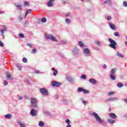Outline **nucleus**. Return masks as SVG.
Segmentation results:
<instances>
[{"label":"nucleus","instance_id":"a878e982","mask_svg":"<svg viewBox=\"0 0 127 127\" xmlns=\"http://www.w3.org/2000/svg\"><path fill=\"white\" fill-rule=\"evenodd\" d=\"M39 127H43L44 126V123H43V122L42 121H40L39 122Z\"/></svg>","mask_w":127,"mask_h":127},{"label":"nucleus","instance_id":"a18cd8bd","mask_svg":"<svg viewBox=\"0 0 127 127\" xmlns=\"http://www.w3.org/2000/svg\"><path fill=\"white\" fill-rule=\"evenodd\" d=\"M35 74H40V71L38 70H35Z\"/></svg>","mask_w":127,"mask_h":127},{"label":"nucleus","instance_id":"09e8293b","mask_svg":"<svg viewBox=\"0 0 127 127\" xmlns=\"http://www.w3.org/2000/svg\"><path fill=\"white\" fill-rule=\"evenodd\" d=\"M111 19H112V16H108L107 17V20H111Z\"/></svg>","mask_w":127,"mask_h":127},{"label":"nucleus","instance_id":"7c9ffc66","mask_svg":"<svg viewBox=\"0 0 127 127\" xmlns=\"http://www.w3.org/2000/svg\"><path fill=\"white\" fill-rule=\"evenodd\" d=\"M47 21V20L46 19V18H45V17H43L42 18V20H41V21H42V22H46V21Z\"/></svg>","mask_w":127,"mask_h":127},{"label":"nucleus","instance_id":"79ce46f5","mask_svg":"<svg viewBox=\"0 0 127 127\" xmlns=\"http://www.w3.org/2000/svg\"><path fill=\"white\" fill-rule=\"evenodd\" d=\"M95 43L96 44H97V45H101V42H100L99 41H96Z\"/></svg>","mask_w":127,"mask_h":127},{"label":"nucleus","instance_id":"7ed1b4c3","mask_svg":"<svg viewBox=\"0 0 127 127\" xmlns=\"http://www.w3.org/2000/svg\"><path fill=\"white\" fill-rule=\"evenodd\" d=\"M117 71V68H113L111 70V73L110 74V77L113 81L116 80V72Z\"/></svg>","mask_w":127,"mask_h":127},{"label":"nucleus","instance_id":"20e7f679","mask_svg":"<svg viewBox=\"0 0 127 127\" xmlns=\"http://www.w3.org/2000/svg\"><path fill=\"white\" fill-rule=\"evenodd\" d=\"M45 38L46 39H50V40H51V41H54L55 42H58L57 39H56V38L53 35L51 34L46 35Z\"/></svg>","mask_w":127,"mask_h":127},{"label":"nucleus","instance_id":"f704fd0d","mask_svg":"<svg viewBox=\"0 0 127 127\" xmlns=\"http://www.w3.org/2000/svg\"><path fill=\"white\" fill-rule=\"evenodd\" d=\"M123 5L125 7H127V2L126 1H124V2H123Z\"/></svg>","mask_w":127,"mask_h":127},{"label":"nucleus","instance_id":"bf43d9fd","mask_svg":"<svg viewBox=\"0 0 127 127\" xmlns=\"http://www.w3.org/2000/svg\"><path fill=\"white\" fill-rule=\"evenodd\" d=\"M125 44H126V46H127V42H125Z\"/></svg>","mask_w":127,"mask_h":127},{"label":"nucleus","instance_id":"6e6d98bb","mask_svg":"<svg viewBox=\"0 0 127 127\" xmlns=\"http://www.w3.org/2000/svg\"><path fill=\"white\" fill-rule=\"evenodd\" d=\"M28 24V21H26L25 22V24Z\"/></svg>","mask_w":127,"mask_h":127},{"label":"nucleus","instance_id":"ea45409f","mask_svg":"<svg viewBox=\"0 0 127 127\" xmlns=\"http://www.w3.org/2000/svg\"><path fill=\"white\" fill-rule=\"evenodd\" d=\"M86 76L84 74H82L81 76V79H83L84 80L86 79Z\"/></svg>","mask_w":127,"mask_h":127},{"label":"nucleus","instance_id":"b1692460","mask_svg":"<svg viewBox=\"0 0 127 127\" xmlns=\"http://www.w3.org/2000/svg\"><path fill=\"white\" fill-rule=\"evenodd\" d=\"M108 122L109 124H115V123L116 122L115 120H113L112 119H108Z\"/></svg>","mask_w":127,"mask_h":127},{"label":"nucleus","instance_id":"4c0bfd02","mask_svg":"<svg viewBox=\"0 0 127 127\" xmlns=\"http://www.w3.org/2000/svg\"><path fill=\"white\" fill-rule=\"evenodd\" d=\"M114 35L115 36H118V37H120V34H119V32H115Z\"/></svg>","mask_w":127,"mask_h":127},{"label":"nucleus","instance_id":"f8f14e48","mask_svg":"<svg viewBox=\"0 0 127 127\" xmlns=\"http://www.w3.org/2000/svg\"><path fill=\"white\" fill-rule=\"evenodd\" d=\"M118 100V98L117 97H113V98H110L106 99V102H114L115 101H117Z\"/></svg>","mask_w":127,"mask_h":127},{"label":"nucleus","instance_id":"cd10ccee","mask_svg":"<svg viewBox=\"0 0 127 127\" xmlns=\"http://www.w3.org/2000/svg\"><path fill=\"white\" fill-rule=\"evenodd\" d=\"M78 45L80 46V47H84V44L82 42H78Z\"/></svg>","mask_w":127,"mask_h":127},{"label":"nucleus","instance_id":"f03ea898","mask_svg":"<svg viewBox=\"0 0 127 127\" xmlns=\"http://www.w3.org/2000/svg\"><path fill=\"white\" fill-rule=\"evenodd\" d=\"M109 42H110V44L109 45L110 47H111V48H113V49H117V48L116 46H117V42L115 41V40L109 38L108 39Z\"/></svg>","mask_w":127,"mask_h":127},{"label":"nucleus","instance_id":"9d476101","mask_svg":"<svg viewBox=\"0 0 127 127\" xmlns=\"http://www.w3.org/2000/svg\"><path fill=\"white\" fill-rule=\"evenodd\" d=\"M83 53L85 56H90V50L88 48L84 49L83 50Z\"/></svg>","mask_w":127,"mask_h":127},{"label":"nucleus","instance_id":"37998d69","mask_svg":"<svg viewBox=\"0 0 127 127\" xmlns=\"http://www.w3.org/2000/svg\"><path fill=\"white\" fill-rule=\"evenodd\" d=\"M8 84V82L6 80L4 81V85L6 86Z\"/></svg>","mask_w":127,"mask_h":127},{"label":"nucleus","instance_id":"72a5a7b5","mask_svg":"<svg viewBox=\"0 0 127 127\" xmlns=\"http://www.w3.org/2000/svg\"><path fill=\"white\" fill-rule=\"evenodd\" d=\"M17 67L19 70H21V69H22V67H21L20 64H17Z\"/></svg>","mask_w":127,"mask_h":127},{"label":"nucleus","instance_id":"39448f33","mask_svg":"<svg viewBox=\"0 0 127 127\" xmlns=\"http://www.w3.org/2000/svg\"><path fill=\"white\" fill-rule=\"evenodd\" d=\"M31 104L33 108H37V99L36 98H31Z\"/></svg>","mask_w":127,"mask_h":127},{"label":"nucleus","instance_id":"8fccbe9b","mask_svg":"<svg viewBox=\"0 0 127 127\" xmlns=\"http://www.w3.org/2000/svg\"><path fill=\"white\" fill-rule=\"evenodd\" d=\"M103 68V69H106L107 68V65L104 64Z\"/></svg>","mask_w":127,"mask_h":127},{"label":"nucleus","instance_id":"4d7b16f0","mask_svg":"<svg viewBox=\"0 0 127 127\" xmlns=\"http://www.w3.org/2000/svg\"><path fill=\"white\" fill-rule=\"evenodd\" d=\"M44 114H45V115H48V112H44Z\"/></svg>","mask_w":127,"mask_h":127},{"label":"nucleus","instance_id":"c03bdc74","mask_svg":"<svg viewBox=\"0 0 127 127\" xmlns=\"http://www.w3.org/2000/svg\"><path fill=\"white\" fill-rule=\"evenodd\" d=\"M36 52H37V51H36V49H33L32 51V53H33V54H34V53H36Z\"/></svg>","mask_w":127,"mask_h":127},{"label":"nucleus","instance_id":"473e14b6","mask_svg":"<svg viewBox=\"0 0 127 127\" xmlns=\"http://www.w3.org/2000/svg\"><path fill=\"white\" fill-rule=\"evenodd\" d=\"M109 96H113V95H115V92H110L108 93Z\"/></svg>","mask_w":127,"mask_h":127},{"label":"nucleus","instance_id":"680f3d73","mask_svg":"<svg viewBox=\"0 0 127 127\" xmlns=\"http://www.w3.org/2000/svg\"><path fill=\"white\" fill-rule=\"evenodd\" d=\"M64 43H66V41H63Z\"/></svg>","mask_w":127,"mask_h":127},{"label":"nucleus","instance_id":"6e6552de","mask_svg":"<svg viewBox=\"0 0 127 127\" xmlns=\"http://www.w3.org/2000/svg\"><path fill=\"white\" fill-rule=\"evenodd\" d=\"M66 79L68 82H71V83H74V82H75V79L73 78L71 75H66Z\"/></svg>","mask_w":127,"mask_h":127},{"label":"nucleus","instance_id":"f257e3e1","mask_svg":"<svg viewBox=\"0 0 127 127\" xmlns=\"http://www.w3.org/2000/svg\"><path fill=\"white\" fill-rule=\"evenodd\" d=\"M92 116L94 117L96 122H98V123H99V124H102L103 123V120H102L101 117H100L99 115L96 113V112H93L92 114Z\"/></svg>","mask_w":127,"mask_h":127},{"label":"nucleus","instance_id":"49530a36","mask_svg":"<svg viewBox=\"0 0 127 127\" xmlns=\"http://www.w3.org/2000/svg\"><path fill=\"white\" fill-rule=\"evenodd\" d=\"M65 123H66V124H70V120H69V119H66V120H65Z\"/></svg>","mask_w":127,"mask_h":127},{"label":"nucleus","instance_id":"a211bd4d","mask_svg":"<svg viewBox=\"0 0 127 127\" xmlns=\"http://www.w3.org/2000/svg\"><path fill=\"white\" fill-rule=\"evenodd\" d=\"M52 71H54L53 72V75L54 76H56V75H57V74H58V70L55 69V68H54V67H53L52 69Z\"/></svg>","mask_w":127,"mask_h":127},{"label":"nucleus","instance_id":"3c124183","mask_svg":"<svg viewBox=\"0 0 127 127\" xmlns=\"http://www.w3.org/2000/svg\"><path fill=\"white\" fill-rule=\"evenodd\" d=\"M55 99H58V98H59V96H58V95H56L55 96Z\"/></svg>","mask_w":127,"mask_h":127},{"label":"nucleus","instance_id":"393cba45","mask_svg":"<svg viewBox=\"0 0 127 127\" xmlns=\"http://www.w3.org/2000/svg\"><path fill=\"white\" fill-rule=\"evenodd\" d=\"M124 86V84H123V83L120 82V83H118L117 84V86L118 87V88H122V87H123Z\"/></svg>","mask_w":127,"mask_h":127},{"label":"nucleus","instance_id":"9b49d317","mask_svg":"<svg viewBox=\"0 0 127 127\" xmlns=\"http://www.w3.org/2000/svg\"><path fill=\"white\" fill-rule=\"evenodd\" d=\"M30 114L33 117H35L37 116V111H36L35 109H32L31 110Z\"/></svg>","mask_w":127,"mask_h":127},{"label":"nucleus","instance_id":"412c9836","mask_svg":"<svg viewBox=\"0 0 127 127\" xmlns=\"http://www.w3.org/2000/svg\"><path fill=\"white\" fill-rule=\"evenodd\" d=\"M117 55L118 57H120V58H124V55H123V54H121L119 52L117 53Z\"/></svg>","mask_w":127,"mask_h":127},{"label":"nucleus","instance_id":"e433bc0d","mask_svg":"<svg viewBox=\"0 0 127 127\" xmlns=\"http://www.w3.org/2000/svg\"><path fill=\"white\" fill-rule=\"evenodd\" d=\"M22 61L23 62H24V63H26V62H27V59L23 58L22 59Z\"/></svg>","mask_w":127,"mask_h":127},{"label":"nucleus","instance_id":"ddd939ff","mask_svg":"<svg viewBox=\"0 0 127 127\" xmlns=\"http://www.w3.org/2000/svg\"><path fill=\"white\" fill-rule=\"evenodd\" d=\"M89 82H90L91 84H93V85H96V84H97V81L94 78L89 79Z\"/></svg>","mask_w":127,"mask_h":127},{"label":"nucleus","instance_id":"052dcab7","mask_svg":"<svg viewBox=\"0 0 127 127\" xmlns=\"http://www.w3.org/2000/svg\"><path fill=\"white\" fill-rule=\"evenodd\" d=\"M50 0V1H54V0Z\"/></svg>","mask_w":127,"mask_h":127},{"label":"nucleus","instance_id":"f3484780","mask_svg":"<svg viewBox=\"0 0 127 127\" xmlns=\"http://www.w3.org/2000/svg\"><path fill=\"white\" fill-rule=\"evenodd\" d=\"M110 118H111V119H116L117 118V115L115 113H110Z\"/></svg>","mask_w":127,"mask_h":127},{"label":"nucleus","instance_id":"4be33fe9","mask_svg":"<svg viewBox=\"0 0 127 127\" xmlns=\"http://www.w3.org/2000/svg\"><path fill=\"white\" fill-rule=\"evenodd\" d=\"M12 116L11 114H7L5 115V119H11L12 118Z\"/></svg>","mask_w":127,"mask_h":127},{"label":"nucleus","instance_id":"1a4fd4ad","mask_svg":"<svg viewBox=\"0 0 127 127\" xmlns=\"http://www.w3.org/2000/svg\"><path fill=\"white\" fill-rule=\"evenodd\" d=\"M61 82H58L55 81L52 82V86L53 87H60L61 86Z\"/></svg>","mask_w":127,"mask_h":127},{"label":"nucleus","instance_id":"c9c22d12","mask_svg":"<svg viewBox=\"0 0 127 127\" xmlns=\"http://www.w3.org/2000/svg\"><path fill=\"white\" fill-rule=\"evenodd\" d=\"M19 37L20 38H24V35L23 34H19Z\"/></svg>","mask_w":127,"mask_h":127},{"label":"nucleus","instance_id":"13d9d810","mask_svg":"<svg viewBox=\"0 0 127 127\" xmlns=\"http://www.w3.org/2000/svg\"><path fill=\"white\" fill-rule=\"evenodd\" d=\"M65 16L67 17L69 16V15L68 14H66V15H65Z\"/></svg>","mask_w":127,"mask_h":127},{"label":"nucleus","instance_id":"e2e57ef3","mask_svg":"<svg viewBox=\"0 0 127 127\" xmlns=\"http://www.w3.org/2000/svg\"><path fill=\"white\" fill-rule=\"evenodd\" d=\"M81 0V1H83L84 0Z\"/></svg>","mask_w":127,"mask_h":127},{"label":"nucleus","instance_id":"aec40b11","mask_svg":"<svg viewBox=\"0 0 127 127\" xmlns=\"http://www.w3.org/2000/svg\"><path fill=\"white\" fill-rule=\"evenodd\" d=\"M15 6H16L17 9H18L19 10H22V7L21 5L16 4Z\"/></svg>","mask_w":127,"mask_h":127},{"label":"nucleus","instance_id":"6ab92c4d","mask_svg":"<svg viewBox=\"0 0 127 127\" xmlns=\"http://www.w3.org/2000/svg\"><path fill=\"white\" fill-rule=\"evenodd\" d=\"M104 3H105V4H108V5H111V4H112V2L111 1V0H106L104 2Z\"/></svg>","mask_w":127,"mask_h":127},{"label":"nucleus","instance_id":"423d86ee","mask_svg":"<svg viewBox=\"0 0 127 127\" xmlns=\"http://www.w3.org/2000/svg\"><path fill=\"white\" fill-rule=\"evenodd\" d=\"M2 29L0 30L1 35L4 38V31H7V28L5 25H2Z\"/></svg>","mask_w":127,"mask_h":127},{"label":"nucleus","instance_id":"4468645a","mask_svg":"<svg viewBox=\"0 0 127 127\" xmlns=\"http://www.w3.org/2000/svg\"><path fill=\"white\" fill-rule=\"evenodd\" d=\"M109 25L111 29H113V30H115L116 25H115V24L111 23H109Z\"/></svg>","mask_w":127,"mask_h":127},{"label":"nucleus","instance_id":"de8ad7c7","mask_svg":"<svg viewBox=\"0 0 127 127\" xmlns=\"http://www.w3.org/2000/svg\"><path fill=\"white\" fill-rule=\"evenodd\" d=\"M0 47H3V43L0 41Z\"/></svg>","mask_w":127,"mask_h":127},{"label":"nucleus","instance_id":"2f4dec72","mask_svg":"<svg viewBox=\"0 0 127 127\" xmlns=\"http://www.w3.org/2000/svg\"><path fill=\"white\" fill-rule=\"evenodd\" d=\"M83 92L84 94H89V93H90V91H89V90H86V89H83Z\"/></svg>","mask_w":127,"mask_h":127},{"label":"nucleus","instance_id":"dca6fc26","mask_svg":"<svg viewBox=\"0 0 127 127\" xmlns=\"http://www.w3.org/2000/svg\"><path fill=\"white\" fill-rule=\"evenodd\" d=\"M54 1H49L47 3V5L49 7H51V6H53V2Z\"/></svg>","mask_w":127,"mask_h":127},{"label":"nucleus","instance_id":"603ef678","mask_svg":"<svg viewBox=\"0 0 127 127\" xmlns=\"http://www.w3.org/2000/svg\"><path fill=\"white\" fill-rule=\"evenodd\" d=\"M82 103H83V104H84V105H87V101H82Z\"/></svg>","mask_w":127,"mask_h":127},{"label":"nucleus","instance_id":"5fc2aeb1","mask_svg":"<svg viewBox=\"0 0 127 127\" xmlns=\"http://www.w3.org/2000/svg\"><path fill=\"white\" fill-rule=\"evenodd\" d=\"M66 127H71V125H70V124H67Z\"/></svg>","mask_w":127,"mask_h":127},{"label":"nucleus","instance_id":"0eeeda50","mask_svg":"<svg viewBox=\"0 0 127 127\" xmlns=\"http://www.w3.org/2000/svg\"><path fill=\"white\" fill-rule=\"evenodd\" d=\"M40 91L42 95L44 96H48V91H47V89L45 88H40Z\"/></svg>","mask_w":127,"mask_h":127},{"label":"nucleus","instance_id":"2eb2a0df","mask_svg":"<svg viewBox=\"0 0 127 127\" xmlns=\"http://www.w3.org/2000/svg\"><path fill=\"white\" fill-rule=\"evenodd\" d=\"M6 75L7 79L9 80H12V77H11V76L10 75V73L7 72Z\"/></svg>","mask_w":127,"mask_h":127},{"label":"nucleus","instance_id":"a19ab883","mask_svg":"<svg viewBox=\"0 0 127 127\" xmlns=\"http://www.w3.org/2000/svg\"><path fill=\"white\" fill-rule=\"evenodd\" d=\"M24 6H27V5H28V4H29L27 1H24Z\"/></svg>","mask_w":127,"mask_h":127},{"label":"nucleus","instance_id":"58836bf2","mask_svg":"<svg viewBox=\"0 0 127 127\" xmlns=\"http://www.w3.org/2000/svg\"><path fill=\"white\" fill-rule=\"evenodd\" d=\"M65 22H66V23H67V24H69V23H70V19H65Z\"/></svg>","mask_w":127,"mask_h":127},{"label":"nucleus","instance_id":"864d4df0","mask_svg":"<svg viewBox=\"0 0 127 127\" xmlns=\"http://www.w3.org/2000/svg\"><path fill=\"white\" fill-rule=\"evenodd\" d=\"M18 99H19V100H22V96H19Z\"/></svg>","mask_w":127,"mask_h":127},{"label":"nucleus","instance_id":"bb28decb","mask_svg":"<svg viewBox=\"0 0 127 127\" xmlns=\"http://www.w3.org/2000/svg\"><path fill=\"white\" fill-rule=\"evenodd\" d=\"M84 89L82 87H79L77 89V91L79 93H81V92H83Z\"/></svg>","mask_w":127,"mask_h":127},{"label":"nucleus","instance_id":"c756f323","mask_svg":"<svg viewBox=\"0 0 127 127\" xmlns=\"http://www.w3.org/2000/svg\"><path fill=\"white\" fill-rule=\"evenodd\" d=\"M76 50H77V48L74 49L73 51V55H74V56H76V55L78 54L77 52H75Z\"/></svg>","mask_w":127,"mask_h":127},{"label":"nucleus","instance_id":"c85d7f7f","mask_svg":"<svg viewBox=\"0 0 127 127\" xmlns=\"http://www.w3.org/2000/svg\"><path fill=\"white\" fill-rule=\"evenodd\" d=\"M27 46H29L30 48H33V45H32V44L28 43H27Z\"/></svg>","mask_w":127,"mask_h":127},{"label":"nucleus","instance_id":"0e129e2a","mask_svg":"<svg viewBox=\"0 0 127 127\" xmlns=\"http://www.w3.org/2000/svg\"><path fill=\"white\" fill-rule=\"evenodd\" d=\"M0 13H1V12H0Z\"/></svg>","mask_w":127,"mask_h":127},{"label":"nucleus","instance_id":"5701e85b","mask_svg":"<svg viewBox=\"0 0 127 127\" xmlns=\"http://www.w3.org/2000/svg\"><path fill=\"white\" fill-rule=\"evenodd\" d=\"M31 12V9L28 10L26 11L25 14V17L26 18V16H27L28 14H29L30 12Z\"/></svg>","mask_w":127,"mask_h":127}]
</instances>
